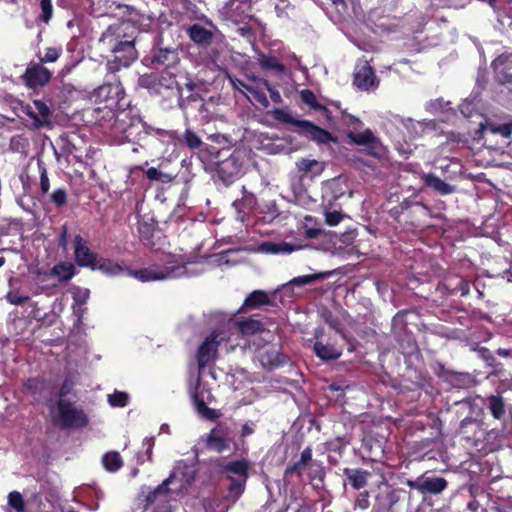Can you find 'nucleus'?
Masks as SVG:
<instances>
[{
    "label": "nucleus",
    "instance_id": "ea45409f",
    "mask_svg": "<svg viewBox=\"0 0 512 512\" xmlns=\"http://www.w3.org/2000/svg\"><path fill=\"white\" fill-rule=\"evenodd\" d=\"M307 468V465L302 463L300 460L293 464H289L284 472L285 478H293L296 476L298 479L301 478L302 472Z\"/></svg>",
    "mask_w": 512,
    "mask_h": 512
},
{
    "label": "nucleus",
    "instance_id": "72a5a7b5",
    "mask_svg": "<svg viewBox=\"0 0 512 512\" xmlns=\"http://www.w3.org/2000/svg\"><path fill=\"white\" fill-rule=\"evenodd\" d=\"M154 227L155 225L152 219H150V222L141 220L138 223V232L140 234L141 239L145 241L146 245H152L151 237L153 235Z\"/></svg>",
    "mask_w": 512,
    "mask_h": 512
},
{
    "label": "nucleus",
    "instance_id": "e2e57ef3",
    "mask_svg": "<svg viewBox=\"0 0 512 512\" xmlns=\"http://www.w3.org/2000/svg\"><path fill=\"white\" fill-rule=\"evenodd\" d=\"M77 297L79 299H81V301L85 302L89 297V290L88 289H79Z\"/></svg>",
    "mask_w": 512,
    "mask_h": 512
},
{
    "label": "nucleus",
    "instance_id": "680f3d73",
    "mask_svg": "<svg viewBox=\"0 0 512 512\" xmlns=\"http://www.w3.org/2000/svg\"><path fill=\"white\" fill-rule=\"evenodd\" d=\"M144 445L147 446V454L150 456L152 452V448L154 446V438H145L143 441Z\"/></svg>",
    "mask_w": 512,
    "mask_h": 512
},
{
    "label": "nucleus",
    "instance_id": "bb28decb",
    "mask_svg": "<svg viewBox=\"0 0 512 512\" xmlns=\"http://www.w3.org/2000/svg\"><path fill=\"white\" fill-rule=\"evenodd\" d=\"M270 304V299L266 292L262 290H255L248 295L244 301V307L257 308L262 305Z\"/></svg>",
    "mask_w": 512,
    "mask_h": 512
},
{
    "label": "nucleus",
    "instance_id": "c03bdc74",
    "mask_svg": "<svg viewBox=\"0 0 512 512\" xmlns=\"http://www.w3.org/2000/svg\"><path fill=\"white\" fill-rule=\"evenodd\" d=\"M146 176L148 179H150L152 181H160L163 183H168L172 180V177L169 174L164 173L155 167H150L146 171Z\"/></svg>",
    "mask_w": 512,
    "mask_h": 512
},
{
    "label": "nucleus",
    "instance_id": "2eb2a0df",
    "mask_svg": "<svg viewBox=\"0 0 512 512\" xmlns=\"http://www.w3.org/2000/svg\"><path fill=\"white\" fill-rule=\"evenodd\" d=\"M249 468V462L246 459H240L221 465V472L227 479L247 480Z\"/></svg>",
    "mask_w": 512,
    "mask_h": 512
},
{
    "label": "nucleus",
    "instance_id": "9d476101",
    "mask_svg": "<svg viewBox=\"0 0 512 512\" xmlns=\"http://www.w3.org/2000/svg\"><path fill=\"white\" fill-rule=\"evenodd\" d=\"M261 366L265 369H274L285 362V356L280 353L276 345L261 348L257 355Z\"/></svg>",
    "mask_w": 512,
    "mask_h": 512
},
{
    "label": "nucleus",
    "instance_id": "412c9836",
    "mask_svg": "<svg viewBox=\"0 0 512 512\" xmlns=\"http://www.w3.org/2000/svg\"><path fill=\"white\" fill-rule=\"evenodd\" d=\"M333 272L331 271H325V272H318L310 275H303L298 276L293 279H291L288 283L283 285V289L285 291L291 289L294 286H304V285H310L318 281H322L329 276L332 275Z\"/></svg>",
    "mask_w": 512,
    "mask_h": 512
},
{
    "label": "nucleus",
    "instance_id": "f257e3e1",
    "mask_svg": "<svg viewBox=\"0 0 512 512\" xmlns=\"http://www.w3.org/2000/svg\"><path fill=\"white\" fill-rule=\"evenodd\" d=\"M188 264L183 256L169 254L164 257L161 265L154 264L138 271L127 270L109 259H98L93 270H99L109 276L127 272L128 275L142 282H149L171 280L197 274L198 271L188 269Z\"/></svg>",
    "mask_w": 512,
    "mask_h": 512
},
{
    "label": "nucleus",
    "instance_id": "0e129e2a",
    "mask_svg": "<svg viewBox=\"0 0 512 512\" xmlns=\"http://www.w3.org/2000/svg\"><path fill=\"white\" fill-rule=\"evenodd\" d=\"M169 429V426L167 424H163L161 427H160V431L161 432H167Z\"/></svg>",
    "mask_w": 512,
    "mask_h": 512
},
{
    "label": "nucleus",
    "instance_id": "a211bd4d",
    "mask_svg": "<svg viewBox=\"0 0 512 512\" xmlns=\"http://www.w3.org/2000/svg\"><path fill=\"white\" fill-rule=\"evenodd\" d=\"M186 32L196 45L207 47L209 46L214 38V34L211 30L206 29L201 24L195 23L186 28Z\"/></svg>",
    "mask_w": 512,
    "mask_h": 512
},
{
    "label": "nucleus",
    "instance_id": "a19ab883",
    "mask_svg": "<svg viewBox=\"0 0 512 512\" xmlns=\"http://www.w3.org/2000/svg\"><path fill=\"white\" fill-rule=\"evenodd\" d=\"M8 505L13 508L16 512H25V505L22 495L13 491L8 495Z\"/></svg>",
    "mask_w": 512,
    "mask_h": 512
},
{
    "label": "nucleus",
    "instance_id": "4468645a",
    "mask_svg": "<svg viewBox=\"0 0 512 512\" xmlns=\"http://www.w3.org/2000/svg\"><path fill=\"white\" fill-rule=\"evenodd\" d=\"M315 335L317 340L314 343L313 351L318 358L323 361H329L338 359L341 356L342 352L340 348L330 343H323V341L320 340L322 330L317 329Z\"/></svg>",
    "mask_w": 512,
    "mask_h": 512
},
{
    "label": "nucleus",
    "instance_id": "37998d69",
    "mask_svg": "<svg viewBox=\"0 0 512 512\" xmlns=\"http://www.w3.org/2000/svg\"><path fill=\"white\" fill-rule=\"evenodd\" d=\"M319 166H320L319 162L315 159L302 158L296 162V167H297L298 171L302 172L303 174L313 172L315 167H319Z\"/></svg>",
    "mask_w": 512,
    "mask_h": 512
},
{
    "label": "nucleus",
    "instance_id": "338daca9",
    "mask_svg": "<svg viewBox=\"0 0 512 512\" xmlns=\"http://www.w3.org/2000/svg\"><path fill=\"white\" fill-rule=\"evenodd\" d=\"M5 264V258L0 257V268Z\"/></svg>",
    "mask_w": 512,
    "mask_h": 512
},
{
    "label": "nucleus",
    "instance_id": "cd10ccee",
    "mask_svg": "<svg viewBox=\"0 0 512 512\" xmlns=\"http://www.w3.org/2000/svg\"><path fill=\"white\" fill-rule=\"evenodd\" d=\"M75 272V267L71 263H59L52 268L51 274L61 281L70 280Z\"/></svg>",
    "mask_w": 512,
    "mask_h": 512
},
{
    "label": "nucleus",
    "instance_id": "7c9ffc66",
    "mask_svg": "<svg viewBox=\"0 0 512 512\" xmlns=\"http://www.w3.org/2000/svg\"><path fill=\"white\" fill-rule=\"evenodd\" d=\"M481 129L489 131L493 134H499L505 138H509L512 134V123L494 124L487 123L486 125L481 124Z\"/></svg>",
    "mask_w": 512,
    "mask_h": 512
},
{
    "label": "nucleus",
    "instance_id": "f03ea898",
    "mask_svg": "<svg viewBox=\"0 0 512 512\" xmlns=\"http://www.w3.org/2000/svg\"><path fill=\"white\" fill-rule=\"evenodd\" d=\"M133 27L128 22L110 25L102 34L100 41L108 46L113 53V59L107 63V69L115 73L122 67H128L136 58L134 37L128 35Z\"/></svg>",
    "mask_w": 512,
    "mask_h": 512
},
{
    "label": "nucleus",
    "instance_id": "0eeeda50",
    "mask_svg": "<svg viewBox=\"0 0 512 512\" xmlns=\"http://www.w3.org/2000/svg\"><path fill=\"white\" fill-rule=\"evenodd\" d=\"M183 487L182 482L178 479L177 472L174 471L146 496V502L148 504H154L156 502L164 503L169 500L171 494L178 493Z\"/></svg>",
    "mask_w": 512,
    "mask_h": 512
},
{
    "label": "nucleus",
    "instance_id": "a18cd8bd",
    "mask_svg": "<svg viewBox=\"0 0 512 512\" xmlns=\"http://www.w3.org/2000/svg\"><path fill=\"white\" fill-rule=\"evenodd\" d=\"M258 82L261 83L263 88H265L269 92L270 98L274 103L280 104L282 102L280 92L273 88L266 79H258Z\"/></svg>",
    "mask_w": 512,
    "mask_h": 512
},
{
    "label": "nucleus",
    "instance_id": "e433bc0d",
    "mask_svg": "<svg viewBox=\"0 0 512 512\" xmlns=\"http://www.w3.org/2000/svg\"><path fill=\"white\" fill-rule=\"evenodd\" d=\"M239 331L243 335L254 334L261 329V323L257 320L247 319L237 323Z\"/></svg>",
    "mask_w": 512,
    "mask_h": 512
},
{
    "label": "nucleus",
    "instance_id": "774afa93",
    "mask_svg": "<svg viewBox=\"0 0 512 512\" xmlns=\"http://www.w3.org/2000/svg\"><path fill=\"white\" fill-rule=\"evenodd\" d=\"M218 137H219V135L211 136V138H212V140H213V141H217V140H218Z\"/></svg>",
    "mask_w": 512,
    "mask_h": 512
},
{
    "label": "nucleus",
    "instance_id": "6e6d98bb",
    "mask_svg": "<svg viewBox=\"0 0 512 512\" xmlns=\"http://www.w3.org/2000/svg\"><path fill=\"white\" fill-rule=\"evenodd\" d=\"M40 186L41 190L44 193H47L49 191L50 183L45 169H43V171L40 174Z\"/></svg>",
    "mask_w": 512,
    "mask_h": 512
},
{
    "label": "nucleus",
    "instance_id": "dca6fc26",
    "mask_svg": "<svg viewBox=\"0 0 512 512\" xmlns=\"http://www.w3.org/2000/svg\"><path fill=\"white\" fill-rule=\"evenodd\" d=\"M300 248V246L285 241H264L258 245L257 251L263 254L286 255Z\"/></svg>",
    "mask_w": 512,
    "mask_h": 512
},
{
    "label": "nucleus",
    "instance_id": "c756f323",
    "mask_svg": "<svg viewBox=\"0 0 512 512\" xmlns=\"http://www.w3.org/2000/svg\"><path fill=\"white\" fill-rule=\"evenodd\" d=\"M103 465L107 471L115 472L123 466L120 454L116 451L106 453L102 458Z\"/></svg>",
    "mask_w": 512,
    "mask_h": 512
},
{
    "label": "nucleus",
    "instance_id": "603ef678",
    "mask_svg": "<svg viewBox=\"0 0 512 512\" xmlns=\"http://www.w3.org/2000/svg\"><path fill=\"white\" fill-rule=\"evenodd\" d=\"M369 504V493L367 491L361 492L355 501V506L365 510L369 507Z\"/></svg>",
    "mask_w": 512,
    "mask_h": 512
},
{
    "label": "nucleus",
    "instance_id": "3c124183",
    "mask_svg": "<svg viewBox=\"0 0 512 512\" xmlns=\"http://www.w3.org/2000/svg\"><path fill=\"white\" fill-rule=\"evenodd\" d=\"M67 195L64 189H57L51 195V200L57 206H62L66 203Z\"/></svg>",
    "mask_w": 512,
    "mask_h": 512
},
{
    "label": "nucleus",
    "instance_id": "69168bd1",
    "mask_svg": "<svg viewBox=\"0 0 512 512\" xmlns=\"http://www.w3.org/2000/svg\"><path fill=\"white\" fill-rule=\"evenodd\" d=\"M331 2H332L334 5H339V4H343V3H344V0H331Z\"/></svg>",
    "mask_w": 512,
    "mask_h": 512
},
{
    "label": "nucleus",
    "instance_id": "de8ad7c7",
    "mask_svg": "<svg viewBox=\"0 0 512 512\" xmlns=\"http://www.w3.org/2000/svg\"><path fill=\"white\" fill-rule=\"evenodd\" d=\"M40 7L42 10V15L40 18L47 23L52 17V1L40 0Z\"/></svg>",
    "mask_w": 512,
    "mask_h": 512
},
{
    "label": "nucleus",
    "instance_id": "58836bf2",
    "mask_svg": "<svg viewBox=\"0 0 512 512\" xmlns=\"http://www.w3.org/2000/svg\"><path fill=\"white\" fill-rule=\"evenodd\" d=\"M301 100L315 110H326V108L317 102L316 95L308 89H304L300 92Z\"/></svg>",
    "mask_w": 512,
    "mask_h": 512
},
{
    "label": "nucleus",
    "instance_id": "4be33fe9",
    "mask_svg": "<svg viewBox=\"0 0 512 512\" xmlns=\"http://www.w3.org/2000/svg\"><path fill=\"white\" fill-rule=\"evenodd\" d=\"M348 138L355 144L369 146L370 149L373 150L371 154L376 155L375 150L379 143L370 130H365L363 132H350L348 134Z\"/></svg>",
    "mask_w": 512,
    "mask_h": 512
},
{
    "label": "nucleus",
    "instance_id": "a878e982",
    "mask_svg": "<svg viewBox=\"0 0 512 512\" xmlns=\"http://www.w3.org/2000/svg\"><path fill=\"white\" fill-rule=\"evenodd\" d=\"M259 65L267 70H274L278 73H285V66L278 61L274 56H268L264 53H259L257 56Z\"/></svg>",
    "mask_w": 512,
    "mask_h": 512
},
{
    "label": "nucleus",
    "instance_id": "39448f33",
    "mask_svg": "<svg viewBox=\"0 0 512 512\" xmlns=\"http://www.w3.org/2000/svg\"><path fill=\"white\" fill-rule=\"evenodd\" d=\"M406 485L423 495H439L447 488L448 482L443 477L434 476L426 472L414 480H407Z\"/></svg>",
    "mask_w": 512,
    "mask_h": 512
},
{
    "label": "nucleus",
    "instance_id": "5fc2aeb1",
    "mask_svg": "<svg viewBox=\"0 0 512 512\" xmlns=\"http://www.w3.org/2000/svg\"><path fill=\"white\" fill-rule=\"evenodd\" d=\"M230 81H231L233 88H235L236 90H238L239 92H242V93H244V90L248 92V89L253 87V86L248 85V84L244 83L243 81L236 79V78H231Z\"/></svg>",
    "mask_w": 512,
    "mask_h": 512
},
{
    "label": "nucleus",
    "instance_id": "9b49d317",
    "mask_svg": "<svg viewBox=\"0 0 512 512\" xmlns=\"http://www.w3.org/2000/svg\"><path fill=\"white\" fill-rule=\"evenodd\" d=\"M75 243V260L79 266L94 268L97 262V256L91 252L86 242L80 235H77L74 239Z\"/></svg>",
    "mask_w": 512,
    "mask_h": 512
},
{
    "label": "nucleus",
    "instance_id": "864d4df0",
    "mask_svg": "<svg viewBox=\"0 0 512 512\" xmlns=\"http://www.w3.org/2000/svg\"><path fill=\"white\" fill-rule=\"evenodd\" d=\"M459 109L465 117H470L473 113L474 106L472 102L465 100L460 104Z\"/></svg>",
    "mask_w": 512,
    "mask_h": 512
},
{
    "label": "nucleus",
    "instance_id": "09e8293b",
    "mask_svg": "<svg viewBox=\"0 0 512 512\" xmlns=\"http://www.w3.org/2000/svg\"><path fill=\"white\" fill-rule=\"evenodd\" d=\"M324 215H325L326 223L330 226H335V225L339 224L343 219V215L339 211H336V210L325 211Z\"/></svg>",
    "mask_w": 512,
    "mask_h": 512
},
{
    "label": "nucleus",
    "instance_id": "473e14b6",
    "mask_svg": "<svg viewBox=\"0 0 512 512\" xmlns=\"http://www.w3.org/2000/svg\"><path fill=\"white\" fill-rule=\"evenodd\" d=\"M273 117L282 123L291 124L296 127V130H299V122H302L303 120H297L295 119L288 110L275 108L270 112Z\"/></svg>",
    "mask_w": 512,
    "mask_h": 512
},
{
    "label": "nucleus",
    "instance_id": "1a4fd4ad",
    "mask_svg": "<svg viewBox=\"0 0 512 512\" xmlns=\"http://www.w3.org/2000/svg\"><path fill=\"white\" fill-rule=\"evenodd\" d=\"M225 340L221 333L213 332L198 349L197 360L199 368H204L208 363L216 358L219 344Z\"/></svg>",
    "mask_w": 512,
    "mask_h": 512
},
{
    "label": "nucleus",
    "instance_id": "c9c22d12",
    "mask_svg": "<svg viewBox=\"0 0 512 512\" xmlns=\"http://www.w3.org/2000/svg\"><path fill=\"white\" fill-rule=\"evenodd\" d=\"M182 138L185 145L191 150L199 149L203 145L201 138L189 128L185 130Z\"/></svg>",
    "mask_w": 512,
    "mask_h": 512
},
{
    "label": "nucleus",
    "instance_id": "f704fd0d",
    "mask_svg": "<svg viewBox=\"0 0 512 512\" xmlns=\"http://www.w3.org/2000/svg\"><path fill=\"white\" fill-rule=\"evenodd\" d=\"M259 78L253 77V81L256 82V86L248 89V92L253 96L256 102H258L263 108H268L270 103L265 93L261 90L262 84L258 82Z\"/></svg>",
    "mask_w": 512,
    "mask_h": 512
},
{
    "label": "nucleus",
    "instance_id": "b1692460",
    "mask_svg": "<svg viewBox=\"0 0 512 512\" xmlns=\"http://www.w3.org/2000/svg\"><path fill=\"white\" fill-rule=\"evenodd\" d=\"M344 475L349 480L354 489H361L367 485L370 473L363 469H343Z\"/></svg>",
    "mask_w": 512,
    "mask_h": 512
},
{
    "label": "nucleus",
    "instance_id": "79ce46f5",
    "mask_svg": "<svg viewBox=\"0 0 512 512\" xmlns=\"http://www.w3.org/2000/svg\"><path fill=\"white\" fill-rule=\"evenodd\" d=\"M128 402V394L121 391H115L108 395V403L112 407H124Z\"/></svg>",
    "mask_w": 512,
    "mask_h": 512
},
{
    "label": "nucleus",
    "instance_id": "393cba45",
    "mask_svg": "<svg viewBox=\"0 0 512 512\" xmlns=\"http://www.w3.org/2000/svg\"><path fill=\"white\" fill-rule=\"evenodd\" d=\"M194 404L199 415L202 417L214 420L220 417L221 413L215 409L209 408L204 399L201 398L197 393L193 395Z\"/></svg>",
    "mask_w": 512,
    "mask_h": 512
},
{
    "label": "nucleus",
    "instance_id": "aec40b11",
    "mask_svg": "<svg viewBox=\"0 0 512 512\" xmlns=\"http://www.w3.org/2000/svg\"><path fill=\"white\" fill-rule=\"evenodd\" d=\"M174 90L181 94L175 75L168 69L158 74L156 94L164 95L166 92H173Z\"/></svg>",
    "mask_w": 512,
    "mask_h": 512
},
{
    "label": "nucleus",
    "instance_id": "6e6552de",
    "mask_svg": "<svg viewBox=\"0 0 512 512\" xmlns=\"http://www.w3.org/2000/svg\"><path fill=\"white\" fill-rule=\"evenodd\" d=\"M23 112L29 117L34 128L50 127L52 124V111L42 100L37 99L32 104L26 105Z\"/></svg>",
    "mask_w": 512,
    "mask_h": 512
},
{
    "label": "nucleus",
    "instance_id": "13d9d810",
    "mask_svg": "<svg viewBox=\"0 0 512 512\" xmlns=\"http://www.w3.org/2000/svg\"><path fill=\"white\" fill-rule=\"evenodd\" d=\"M302 463L308 466V464L312 461V450L311 448H305L300 455L299 459Z\"/></svg>",
    "mask_w": 512,
    "mask_h": 512
},
{
    "label": "nucleus",
    "instance_id": "4c0bfd02",
    "mask_svg": "<svg viewBox=\"0 0 512 512\" xmlns=\"http://www.w3.org/2000/svg\"><path fill=\"white\" fill-rule=\"evenodd\" d=\"M158 74L150 73L144 74L139 77L138 85L142 88L149 90L152 93L156 94V86H157Z\"/></svg>",
    "mask_w": 512,
    "mask_h": 512
},
{
    "label": "nucleus",
    "instance_id": "f8f14e48",
    "mask_svg": "<svg viewBox=\"0 0 512 512\" xmlns=\"http://www.w3.org/2000/svg\"><path fill=\"white\" fill-rule=\"evenodd\" d=\"M354 85L361 90H369L378 85L377 78L367 62L358 65L354 74Z\"/></svg>",
    "mask_w": 512,
    "mask_h": 512
},
{
    "label": "nucleus",
    "instance_id": "5701e85b",
    "mask_svg": "<svg viewBox=\"0 0 512 512\" xmlns=\"http://www.w3.org/2000/svg\"><path fill=\"white\" fill-rule=\"evenodd\" d=\"M422 179L428 187L441 195H448L455 191L454 186L444 182L434 174H424Z\"/></svg>",
    "mask_w": 512,
    "mask_h": 512
},
{
    "label": "nucleus",
    "instance_id": "f3484780",
    "mask_svg": "<svg viewBox=\"0 0 512 512\" xmlns=\"http://www.w3.org/2000/svg\"><path fill=\"white\" fill-rule=\"evenodd\" d=\"M24 77L29 87L43 86L49 82L51 72L47 68L36 64L27 68Z\"/></svg>",
    "mask_w": 512,
    "mask_h": 512
},
{
    "label": "nucleus",
    "instance_id": "6ab92c4d",
    "mask_svg": "<svg viewBox=\"0 0 512 512\" xmlns=\"http://www.w3.org/2000/svg\"><path fill=\"white\" fill-rule=\"evenodd\" d=\"M179 62V55L173 48H158L151 56L153 65L166 66L167 68Z\"/></svg>",
    "mask_w": 512,
    "mask_h": 512
},
{
    "label": "nucleus",
    "instance_id": "7ed1b4c3",
    "mask_svg": "<svg viewBox=\"0 0 512 512\" xmlns=\"http://www.w3.org/2000/svg\"><path fill=\"white\" fill-rule=\"evenodd\" d=\"M49 415L52 423L61 429H78L88 423V417L81 409L62 398L49 407Z\"/></svg>",
    "mask_w": 512,
    "mask_h": 512
},
{
    "label": "nucleus",
    "instance_id": "c85d7f7f",
    "mask_svg": "<svg viewBox=\"0 0 512 512\" xmlns=\"http://www.w3.org/2000/svg\"><path fill=\"white\" fill-rule=\"evenodd\" d=\"M230 484L228 486L227 500L235 503L245 490L247 480L228 479Z\"/></svg>",
    "mask_w": 512,
    "mask_h": 512
},
{
    "label": "nucleus",
    "instance_id": "8fccbe9b",
    "mask_svg": "<svg viewBox=\"0 0 512 512\" xmlns=\"http://www.w3.org/2000/svg\"><path fill=\"white\" fill-rule=\"evenodd\" d=\"M60 56V49L49 47L43 57L40 58L41 62H55Z\"/></svg>",
    "mask_w": 512,
    "mask_h": 512
},
{
    "label": "nucleus",
    "instance_id": "20e7f679",
    "mask_svg": "<svg viewBox=\"0 0 512 512\" xmlns=\"http://www.w3.org/2000/svg\"><path fill=\"white\" fill-rule=\"evenodd\" d=\"M212 165L219 179L226 185L234 182L242 173L243 164L237 152L231 153L223 160L214 161Z\"/></svg>",
    "mask_w": 512,
    "mask_h": 512
},
{
    "label": "nucleus",
    "instance_id": "423d86ee",
    "mask_svg": "<svg viewBox=\"0 0 512 512\" xmlns=\"http://www.w3.org/2000/svg\"><path fill=\"white\" fill-rule=\"evenodd\" d=\"M233 441V429L225 422L218 423L206 437V447L214 452L222 453L230 448Z\"/></svg>",
    "mask_w": 512,
    "mask_h": 512
},
{
    "label": "nucleus",
    "instance_id": "4d7b16f0",
    "mask_svg": "<svg viewBox=\"0 0 512 512\" xmlns=\"http://www.w3.org/2000/svg\"><path fill=\"white\" fill-rule=\"evenodd\" d=\"M323 317L326 323H328L333 329L338 330V320L333 317L331 312L325 311Z\"/></svg>",
    "mask_w": 512,
    "mask_h": 512
},
{
    "label": "nucleus",
    "instance_id": "2f4dec72",
    "mask_svg": "<svg viewBox=\"0 0 512 512\" xmlns=\"http://www.w3.org/2000/svg\"><path fill=\"white\" fill-rule=\"evenodd\" d=\"M488 403H489V409H490L492 415L496 419H500L504 416L505 404H504L503 398L501 396L491 395L488 398Z\"/></svg>",
    "mask_w": 512,
    "mask_h": 512
},
{
    "label": "nucleus",
    "instance_id": "052dcab7",
    "mask_svg": "<svg viewBox=\"0 0 512 512\" xmlns=\"http://www.w3.org/2000/svg\"><path fill=\"white\" fill-rule=\"evenodd\" d=\"M253 432H254V427L251 424L246 423L242 426L241 436L247 437V436L253 434Z\"/></svg>",
    "mask_w": 512,
    "mask_h": 512
},
{
    "label": "nucleus",
    "instance_id": "bf43d9fd",
    "mask_svg": "<svg viewBox=\"0 0 512 512\" xmlns=\"http://www.w3.org/2000/svg\"><path fill=\"white\" fill-rule=\"evenodd\" d=\"M67 227L66 225H63L62 228H61V233H60V236H59V244L60 246H62L64 249L67 248V244H68V241H67Z\"/></svg>",
    "mask_w": 512,
    "mask_h": 512
},
{
    "label": "nucleus",
    "instance_id": "ddd939ff",
    "mask_svg": "<svg viewBox=\"0 0 512 512\" xmlns=\"http://www.w3.org/2000/svg\"><path fill=\"white\" fill-rule=\"evenodd\" d=\"M296 132L306 137H310L311 140L319 144H326L333 139L330 132L307 120L299 122V130H296Z\"/></svg>",
    "mask_w": 512,
    "mask_h": 512
},
{
    "label": "nucleus",
    "instance_id": "49530a36",
    "mask_svg": "<svg viewBox=\"0 0 512 512\" xmlns=\"http://www.w3.org/2000/svg\"><path fill=\"white\" fill-rule=\"evenodd\" d=\"M6 299L12 305H23L29 301L30 298L27 295H20L18 292L10 291L6 295Z\"/></svg>",
    "mask_w": 512,
    "mask_h": 512
}]
</instances>
